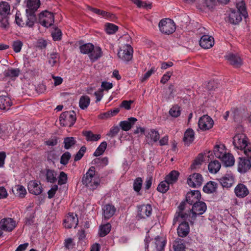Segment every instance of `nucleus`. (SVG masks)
I'll list each match as a JSON object with an SVG mask.
<instances>
[{"mask_svg":"<svg viewBox=\"0 0 251 251\" xmlns=\"http://www.w3.org/2000/svg\"><path fill=\"white\" fill-rule=\"evenodd\" d=\"M236 8L237 10L230 9L228 13L227 21L232 25L238 24L242 21V17L245 19L248 17L246 4L244 1L237 3Z\"/></svg>","mask_w":251,"mask_h":251,"instance_id":"nucleus-1","label":"nucleus"},{"mask_svg":"<svg viewBox=\"0 0 251 251\" xmlns=\"http://www.w3.org/2000/svg\"><path fill=\"white\" fill-rule=\"evenodd\" d=\"M82 183L90 189L97 188L100 184V179L95 176V168L91 167L82 178Z\"/></svg>","mask_w":251,"mask_h":251,"instance_id":"nucleus-2","label":"nucleus"},{"mask_svg":"<svg viewBox=\"0 0 251 251\" xmlns=\"http://www.w3.org/2000/svg\"><path fill=\"white\" fill-rule=\"evenodd\" d=\"M26 14V16L25 17L20 13H17L15 15V22L19 26L31 27L36 21V15Z\"/></svg>","mask_w":251,"mask_h":251,"instance_id":"nucleus-3","label":"nucleus"},{"mask_svg":"<svg viewBox=\"0 0 251 251\" xmlns=\"http://www.w3.org/2000/svg\"><path fill=\"white\" fill-rule=\"evenodd\" d=\"M76 114L74 111L62 112L59 117L60 124L62 126L71 127L76 121Z\"/></svg>","mask_w":251,"mask_h":251,"instance_id":"nucleus-4","label":"nucleus"},{"mask_svg":"<svg viewBox=\"0 0 251 251\" xmlns=\"http://www.w3.org/2000/svg\"><path fill=\"white\" fill-rule=\"evenodd\" d=\"M160 31L166 34L173 33L176 30L175 23L170 19L161 20L158 25Z\"/></svg>","mask_w":251,"mask_h":251,"instance_id":"nucleus-5","label":"nucleus"},{"mask_svg":"<svg viewBox=\"0 0 251 251\" xmlns=\"http://www.w3.org/2000/svg\"><path fill=\"white\" fill-rule=\"evenodd\" d=\"M233 144L237 149L244 150V151L251 145L248 143V138L243 133L237 134L234 136L233 139Z\"/></svg>","mask_w":251,"mask_h":251,"instance_id":"nucleus-6","label":"nucleus"},{"mask_svg":"<svg viewBox=\"0 0 251 251\" xmlns=\"http://www.w3.org/2000/svg\"><path fill=\"white\" fill-rule=\"evenodd\" d=\"M39 23L45 27H50L54 22V17L53 13L45 10L39 15Z\"/></svg>","mask_w":251,"mask_h":251,"instance_id":"nucleus-7","label":"nucleus"},{"mask_svg":"<svg viewBox=\"0 0 251 251\" xmlns=\"http://www.w3.org/2000/svg\"><path fill=\"white\" fill-rule=\"evenodd\" d=\"M133 52V50L131 46L128 44H126L119 50L118 56L123 61H129L132 58Z\"/></svg>","mask_w":251,"mask_h":251,"instance_id":"nucleus-8","label":"nucleus"},{"mask_svg":"<svg viewBox=\"0 0 251 251\" xmlns=\"http://www.w3.org/2000/svg\"><path fill=\"white\" fill-rule=\"evenodd\" d=\"M207 209L206 203L203 201H198L193 205L191 209L192 220H195L198 216L203 214Z\"/></svg>","mask_w":251,"mask_h":251,"instance_id":"nucleus-9","label":"nucleus"},{"mask_svg":"<svg viewBox=\"0 0 251 251\" xmlns=\"http://www.w3.org/2000/svg\"><path fill=\"white\" fill-rule=\"evenodd\" d=\"M16 226V222L13 219L5 218L0 221V229L5 231L10 232Z\"/></svg>","mask_w":251,"mask_h":251,"instance_id":"nucleus-10","label":"nucleus"},{"mask_svg":"<svg viewBox=\"0 0 251 251\" xmlns=\"http://www.w3.org/2000/svg\"><path fill=\"white\" fill-rule=\"evenodd\" d=\"M214 124L213 120L207 115L201 117L199 121V128L202 130H209L211 128Z\"/></svg>","mask_w":251,"mask_h":251,"instance_id":"nucleus-11","label":"nucleus"},{"mask_svg":"<svg viewBox=\"0 0 251 251\" xmlns=\"http://www.w3.org/2000/svg\"><path fill=\"white\" fill-rule=\"evenodd\" d=\"M203 182L202 176L199 173H194L190 175L187 179V183L191 187L196 188L200 187Z\"/></svg>","mask_w":251,"mask_h":251,"instance_id":"nucleus-12","label":"nucleus"},{"mask_svg":"<svg viewBox=\"0 0 251 251\" xmlns=\"http://www.w3.org/2000/svg\"><path fill=\"white\" fill-rule=\"evenodd\" d=\"M201 197L200 192L198 190H194L187 193L186 201L189 204L193 205L200 201Z\"/></svg>","mask_w":251,"mask_h":251,"instance_id":"nucleus-13","label":"nucleus"},{"mask_svg":"<svg viewBox=\"0 0 251 251\" xmlns=\"http://www.w3.org/2000/svg\"><path fill=\"white\" fill-rule=\"evenodd\" d=\"M78 223L76 215L73 213H69L64 221V226L67 228H71L72 227H76Z\"/></svg>","mask_w":251,"mask_h":251,"instance_id":"nucleus-14","label":"nucleus"},{"mask_svg":"<svg viewBox=\"0 0 251 251\" xmlns=\"http://www.w3.org/2000/svg\"><path fill=\"white\" fill-rule=\"evenodd\" d=\"M138 215L140 218L145 219L150 216L152 208L150 204H143L138 207Z\"/></svg>","mask_w":251,"mask_h":251,"instance_id":"nucleus-15","label":"nucleus"},{"mask_svg":"<svg viewBox=\"0 0 251 251\" xmlns=\"http://www.w3.org/2000/svg\"><path fill=\"white\" fill-rule=\"evenodd\" d=\"M28 190L31 194L38 195L42 192V188L39 182L32 180L28 184Z\"/></svg>","mask_w":251,"mask_h":251,"instance_id":"nucleus-16","label":"nucleus"},{"mask_svg":"<svg viewBox=\"0 0 251 251\" xmlns=\"http://www.w3.org/2000/svg\"><path fill=\"white\" fill-rule=\"evenodd\" d=\"M214 44V38L208 35H203L200 40V45L203 49L211 48Z\"/></svg>","mask_w":251,"mask_h":251,"instance_id":"nucleus-17","label":"nucleus"},{"mask_svg":"<svg viewBox=\"0 0 251 251\" xmlns=\"http://www.w3.org/2000/svg\"><path fill=\"white\" fill-rule=\"evenodd\" d=\"M40 5V0H27L26 13L35 15V12L39 7Z\"/></svg>","mask_w":251,"mask_h":251,"instance_id":"nucleus-18","label":"nucleus"},{"mask_svg":"<svg viewBox=\"0 0 251 251\" xmlns=\"http://www.w3.org/2000/svg\"><path fill=\"white\" fill-rule=\"evenodd\" d=\"M251 168V161L245 158H239L238 171L241 173L247 172Z\"/></svg>","mask_w":251,"mask_h":251,"instance_id":"nucleus-19","label":"nucleus"},{"mask_svg":"<svg viewBox=\"0 0 251 251\" xmlns=\"http://www.w3.org/2000/svg\"><path fill=\"white\" fill-rule=\"evenodd\" d=\"M219 181L223 187L229 188L234 182V177L230 174H226L222 178H219Z\"/></svg>","mask_w":251,"mask_h":251,"instance_id":"nucleus-20","label":"nucleus"},{"mask_svg":"<svg viewBox=\"0 0 251 251\" xmlns=\"http://www.w3.org/2000/svg\"><path fill=\"white\" fill-rule=\"evenodd\" d=\"M177 231L179 237H185L187 236L190 231L188 223L186 221L182 222L178 226Z\"/></svg>","mask_w":251,"mask_h":251,"instance_id":"nucleus-21","label":"nucleus"},{"mask_svg":"<svg viewBox=\"0 0 251 251\" xmlns=\"http://www.w3.org/2000/svg\"><path fill=\"white\" fill-rule=\"evenodd\" d=\"M234 192L236 196L240 198L246 197L249 193L247 187L243 184H239L235 188Z\"/></svg>","mask_w":251,"mask_h":251,"instance_id":"nucleus-22","label":"nucleus"},{"mask_svg":"<svg viewBox=\"0 0 251 251\" xmlns=\"http://www.w3.org/2000/svg\"><path fill=\"white\" fill-rule=\"evenodd\" d=\"M226 57L230 64L236 68L240 67L242 64L241 58L237 55L229 53Z\"/></svg>","mask_w":251,"mask_h":251,"instance_id":"nucleus-23","label":"nucleus"},{"mask_svg":"<svg viewBox=\"0 0 251 251\" xmlns=\"http://www.w3.org/2000/svg\"><path fill=\"white\" fill-rule=\"evenodd\" d=\"M137 121V119L134 117L128 118L126 121H123L120 122L119 124L120 126L123 130L127 131L131 128L133 126Z\"/></svg>","mask_w":251,"mask_h":251,"instance_id":"nucleus-24","label":"nucleus"},{"mask_svg":"<svg viewBox=\"0 0 251 251\" xmlns=\"http://www.w3.org/2000/svg\"><path fill=\"white\" fill-rule=\"evenodd\" d=\"M103 215L105 219H109L113 216L116 208L113 205L107 204L103 206L102 208Z\"/></svg>","mask_w":251,"mask_h":251,"instance_id":"nucleus-25","label":"nucleus"},{"mask_svg":"<svg viewBox=\"0 0 251 251\" xmlns=\"http://www.w3.org/2000/svg\"><path fill=\"white\" fill-rule=\"evenodd\" d=\"M102 56V51L101 49L98 46L95 47L94 46V49L89 55V58L93 62L96 61Z\"/></svg>","mask_w":251,"mask_h":251,"instance_id":"nucleus-26","label":"nucleus"},{"mask_svg":"<svg viewBox=\"0 0 251 251\" xmlns=\"http://www.w3.org/2000/svg\"><path fill=\"white\" fill-rule=\"evenodd\" d=\"M195 138V133L191 128L188 129L184 133L183 141L185 144L189 145L194 141Z\"/></svg>","mask_w":251,"mask_h":251,"instance_id":"nucleus-27","label":"nucleus"},{"mask_svg":"<svg viewBox=\"0 0 251 251\" xmlns=\"http://www.w3.org/2000/svg\"><path fill=\"white\" fill-rule=\"evenodd\" d=\"M12 105V101L7 96H0V109L2 110L8 109Z\"/></svg>","mask_w":251,"mask_h":251,"instance_id":"nucleus-28","label":"nucleus"},{"mask_svg":"<svg viewBox=\"0 0 251 251\" xmlns=\"http://www.w3.org/2000/svg\"><path fill=\"white\" fill-rule=\"evenodd\" d=\"M213 153L216 157L221 159L226 153L224 145H216L213 149Z\"/></svg>","mask_w":251,"mask_h":251,"instance_id":"nucleus-29","label":"nucleus"},{"mask_svg":"<svg viewBox=\"0 0 251 251\" xmlns=\"http://www.w3.org/2000/svg\"><path fill=\"white\" fill-rule=\"evenodd\" d=\"M217 184L214 181L207 182L203 187V191L207 194H211L216 191Z\"/></svg>","mask_w":251,"mask_h":251,"instance_id":"nucleus-30","label":"nucleus"},{"mask_svg":"<svg viewBox=\"0 0 251 251\" xmlns=\"http://www.w3.org/2000/svg\"><path fill=\"white\" fill-rule=\"evenodd\" d=\"M226 167L232 166L234 165L235 160L233 156L230 153H226L221 159Z\"/></svg>","mask_w":251,"mask_h":251,"instance_id":"nucleus-31","label":"nucleus"},{"mask_svg":"<svg viewBox=\"0 0 251 251\" xmlns=\"http://www.w3.org/2000/svg\"><path fill=\"white\" fill-rule=\"evenodd\" d=\"M83 135L87 141H97L100 138V134H95L91 131H84Z\"/></svg>","mask_w":251,"mask_h":251,"instance_id":"nucleus-32","label":"nucleus"},{"mask_svg":"<svg viewBox=\"0 0 251 251\" xmlns=\"http://www.w3.org/2000/svg\"><path fill=\"white\" fill-rule=\"evenodd\" d=\"M154 241L156 251H162L165 246V240L162 238L157 236L155 238Z\"/></svg>","mask_w":251,"mask_h":251,"instance_id":"nucleus-33","label":"nucleus"},{"mask_svg":"<svg viewBox=\"0 0 251 251\" xmlns=\"http://www.w3.org/2000/svg\"><path fill=\"white\" fill-rule=\"evenodd\" d=\"M12 191L16 196L20 198L24 197L26 194V191L25 187L20 185H16L14 189H13Z\"/></svg>","mask_w":251,"mask_h":251,"instance_id":"nucleus-34","label":"nucleus"},{"mask_svg":"<svg viewBox=\"0 0 251 251\" xmlns=\"http://www.w3.org/2000/svg\"><path fill=\"white\" fill-rule=\"evenodd\" d=\"M221 166V164L218 161L214 160L209 163L208 170L210 173L215 174L220 170Z\"/></svg>","mask_w":251,"mask_h":251,"instance_id":"nucleus-35","label":"nucleus"},{"mask_svg":"<svg viewBox=\"0 0 251 251\" xmlns=\"http://www.w3.org/2000/svg\"><path fill=\"white\" fill-rule=\"evenodd\" d=\"M179 175V173L178 171H172L166 176L165 179L168 181V182L173 184L176 181Z\"/></svg>","mask_w":251,"mask_h":251,"instance_id":"nucleus-36","label":"nucleus"},{"mask_svg":"<svg viewBox=\"0 0 251 251\" xmlns=\"http://www.w3.org/2000/svg\"><path fill=\"white\" fill-rule=\"evenodd\" d=\"M188 216V214L183 213V211L176 212L173 219V225H175L176 224L177 222L186 220Z\"/></svg>","mask_w":251,"mask_h":251,"instance_id":"nucleus-37","label":"nucleus"},{"mask_svg":"<svg viewBox=\"0 0 251 251\" xmlns=\"http://www.w3.org/2000/svg\"><path fill=\"white\" fill-rule=\"evenodd\" d=\"M111 225L109 223L100 226L99 228V234L100 237H103L109 233L111 230Z\"/></svg>","mask_w":251,"mask_h":251,"instance_id":"nucleus-38","label":"nucleus"},{"mask_svg":"<svg viewBox=\"0 0 251 251\" xmlns=\"http://www.w3.org/2000/svg\"><path fill=\"white\" fill-rule=\"evenodd\" d=\"M90 99L88 96H82L79 101V106L81 109H85L89 105Z\"/></svg>","mask_w":251,"mask_h":251,"instance_id":"nucleus-39","label":"nucleus"},{"mask_svg":"<svg viewBox=\"0 0 251 251\" xmlns=\"http://www.w3.org/2000/svg\"><path fill=\"white\" fill-rule=\"evenodd\" d=\"M79 49L82 53L89 55L94 49V45L91 43L85 44L80 46Z\"/></svg>","mask_w":251,"mask_h":251,"instance_id":"nucleus-40","label":"nucleus"},{"mask_svg":"<svg viewBox=\"0 0 251 251\" xmlns=\"http://www.w3.org/2000/svg\"><path fill=\"white\" fill-rule=\"evenodd\" d=\"M46 179L47 181L50 183H54L56 180V174L55 172L51 170L47 169L46 170Z\"/></svg>","mask_w":251,"mask_h":251,"instance_id":"nucleus-41","label":"nucleus"},{"mask_svg":"<svg viewBox=\"0 0 251 251\" xmlns=\"http://www.w3.org/2000/svg\"><path fill=\"white\" fill-rule=\"evenodd\" d=\"M64 148L68 150L76 143V141L73 137H68L64 139Z\"/></svg>","mask_w":251,"mask_h":251,"instance_id":"nucleus-42","label":"nucleus"},{"mask_svg":"<svg viewBox=\"0 0 251 251\" xmlns=\"http://www.w3.org/2000/svg\"><path fill=\"white\" fill-rule=\"evenodd\" d=\"M10 11V6L6 1L0 2V15H5L8 14Z\"/></svg>","mask_w":251,"mask_h":251,"instance_id":"nucleus-43","label":"nucleus"},{"mask_svg":"<svg viewBox=\"0 0 251 251\" xmlns=\"http://www.w3.org/2000/svg\"><path fill=\"white\" fill-rule=\"evenodd\" d=\"M170 184L165 179L164 181H161L159 184L157 190L159 192L165 193L169 190Z\"/></svg>","mask_w":251,"mask_h":251,"instance_id":"nucleus-44","label":"nucleus"},{"mask_svg":"<svg viewBox=\"0 0 251 251\" xmlns=\"http://www.w3.org/2000/svg\"><path fill=\"white\" fill-rule=\"evenodd\" d=\"M159 136L158 132L153 129H151L146 136L147 138H150L153 142H156L159 140Z\"/></svg>","mask_w":251,"mask_h":251,"instance_id":"nucleus-45","label":"nucleus"},{"mask_svg":"<svg viewBox=\"0 0 251 251\" xmlns=\"http://www.w3.org/2000/svg\"><path fill=\"white\" fill-rule=\"evenodd\" d=\"M203 161V156L201 154H199L196 158L194 160L193 164L191 166L192 170H195L199 167Z\"/></svg>","mask_w":251,"mask_h":251,"instance_id":"nucleus-46","label":"nucleus"},{"mask_svg":"<svg viewBox=\"0 0 251 251\" xmlns=\"http://www.w3.org/2000/svg\"><path fill=\"white\" fill-rule=\"evenodd\" d=\"M105 26V31L108 34H114L118 29V26L113 24L107 23Z\"/></svg>","mask_w":251,"mask_h":251,"instance_id":"nucleus-47","label":"nucleus"},{"mask_svg":"<svg viewBox=\"0 0 251 251\" xmlns=\"http://www.w3.org/2000/svg\"><path fill=\"white\" fill-rule=\"evenodd\" d=\"M20 72L19 69H8L4 72V75L11 78L16 77L19 75Z\"/></svg>","mask_w":251,"mask_h":251,"instance_id":"nucleus-48","label":"nucleus"},{"mask_svg":"<svg viewBox=\"0 0 251 251\" xmlns=\"http://www.w3.org/2000/svg\"><path fill=\"white\" fill-rule=\"evenodd\" d=\"M174 251H185V245L182 240L176 241L173 244Z\"/></svg>","mask_w":251,"mask_h":251,"instance_id":"nucleus-49","label":"nucleus"},{"mask_svg":"<svg viewBox=\"0 0 251 251\" xmlns=\"http://www.w3.org/2000/svg\"><path fill=\"white\" fill-rule=\"evenodd\" d=\"M107 143L105 141L102 142L94 152V155L95 156H99L101 155L105 151Z\"/></svg>","mask_w":251,"mask_h":251,"instance_id":"nucleus-50","label":"nucleus"},{"mask_svg":"<svg viewBox=\"0 0 251 251\" xmlns=\"http://www.w3.org/2000/svg\"><path fill=\"white\" fill-rule=\"evenodd\" d=\"M143 180L141 177L136 178L133 182V189L136 192H139L142 186Z\"/></svg>","mask_w":251,"mask_h":251,"instance_id":"nucleus-51","label":"nucleus"},{"mask_svg":"<svg viewBox=\"0 0 251 251\" xmlns=\"http://www.w3.org/2000/svg\"><path fill=\"white\" fill-rule=\"evenodd\" d=\"M59 59V54L56 52L52 53L50 55L49 63L51 66H53L58 62Z\"/></svg>","mask_w":251,"mask_h":251,"instance_id":"nucleus-52","label":"nucleus"},{"mask_svg":"<svg viewBox=\"0 0 251 251\" xmlns=\"http://www.w3.org/2000/svg\"><path fill=\"white\" fill-rule=\"evenodd\" d=\"M71 157V155L69 152H65L61 156L60 163L63 165H67Z\"/></svg>","mask_w":251,"mask_h":251,"instance_id":"nucleus-53","label":"nucleus"},{"mask_svg":"<svg viewBox=\"0 0 251 251\" xmlns=\"http://www.w3.org/2000/svg\"><path fill=\"white\" fill-rule=\"evenodd\" d=\"M94 163L99 166L103 167L108 164V159L107 157L103 158H97L94 160Z\"/></svg>","mask_w":251,"mask_h":251,"instance_id":"nucleus-54","label":"nucleus"},{"mask_svg":"<svg viewBox=\"0 0 251 251\" xmlns=\"http://www.w3.org/2000/svg\"><path fill=\"white\" fill-rule=\"evenodd\" d=\"M0 26L3 29L7 30L9 27V24L8 22V17L5 16L0 19Z\"/></svg>","mask_w":251,"mask_h":251,"instance_id":"nucleus-55","label":"nucleus"},{"mask_svg":"<svg viewBox=\"0 0 251 251\" xmlns=\"http://www.w3.org/2000/svg\"><path fill=\"white\" fill-rule=\"evenodd\" d=\"M23 45V42L20 40H16L13 42L12 47L14 51L16 52H19Z\"/></svg>","mask_w":251,"mask_h":251,"instance_id":"nucleus-56","label":"nucleus"},{"mask_svg":"<svg viewBox=\"0 0 251 251\" xmlns=\"http://www.w3.org/2000/svg\"><path fill=\"white\" fill-rule=\"evenodd\" d=\"M86 148L85 146L81 147L79 151L75 155L74 160L75 161H77L80 160L83 156L84 153L86 152Z\"/></svg>","mask_w":251,"mask_h":251,"instance_id":"nucleus-57","label":"nucleus"},{"mask_svg":"<svg viewBox=\"0 0 251 251\" xmlns=\"http://www.w3.org/2000/svg\"><path fill=\"white\" fill-rule=\"evenodd\" d=\"M67 181V174L64 172H61L58 177V184L60 185L64 184L66 183Z\"/></svg>","mask_w":251,"mask_h":251,"instance_id":"nucleus-58","label":"nucleus"},{"mask_svg":"<svg viewBox=\"0 0 251 251\" xmlns=\"http://www.w3.org/2000/svg\"><path fill=\"white\" fill-rule=\"evenodd\" d=\"M170 114L174 117H177L180 114L179 108L177 106H173L169 111Z\"/></svg>","mask_w":251,"mask_h":251,"instance_id":"nucleus-59","label":"nucleus"},{"mask_svg":"<svg viewBox=\"0 0 251 251\" xmlns=\"http://www.w3.org/2000/svg\"><path fill=\"white\" fill-rule=\"evenodd\" d=\"M156 71L155 67H152L151 70L146 73L141 78V81L144 82L149 78L151 75Z\"/></svg>","mask_w":251,"mask_h":251,"instance_id":"nucleus-60","label":"nucleus"},{"mask_svg":"<svg viewBox=\"0 0 251 251\" xmlns=\"http://www.w3.org/2000/svg\"><path fill=\"white\" fill-rule=\"evenodd\" d=\"M120 130V128L118 126H113L110 130L109 133L107 135L111 137L116 136Z\"/></svg>","mask_w":251,"mask_h":251,"instance_id":"nucleus-61","label":"nucleus"},{"mask_svg":"<svg viewBox=\"0 0 251 251\" xmlns=\"http://www.w3.org/2000/svg\"><path fill=\"white\" fill-rule=\"evenodd\" d=\"M51 35L54 41L59 40L61 39V31L58 29H55L54 32H52Z\"/></svg>","mask_w":251,"mask_h":251,"instance_id":"nucleus-62","label":"nucleus"},{"mask_svg":"<svg viewBox=\"0 0 251 251\" xmlns=\"http://www.w3.org/2000/svg\"><path fill=\"white\" fill-rule=\"evenodd\" d=\"M57 190L58 186L57 185H54L48 192V198L49 199L52 198L54 196V195Z\"/></svg>","mask_w":251,"mask_h":251,"instance_id":"nucleus-63","label":"nucleus"},{"mask_svg":"<svg viewBox=\"0 0 251 251\" xmlns=\"http://www.w3.org/2000/svg\"><path fill=\"white\" fill-rule=\"evenodd\" d=\"M172 75V72H168L165 74H164L162 77L160 82L162 84L166 83L169 79L170 78L171 75Z\"/></svg>","mask_w":251,"mask_h":251,"instance_id":"nucleus-64","label":"nucleus"}]
</instances>
